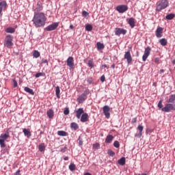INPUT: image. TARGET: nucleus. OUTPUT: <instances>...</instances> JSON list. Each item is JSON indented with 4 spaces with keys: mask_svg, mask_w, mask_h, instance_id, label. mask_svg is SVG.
Instances as JSON below:
<instances>
[{
    "mask_svg": "<svg viewBox=\"0 0 175 175\" xmlns=\"http://www.w3.org/2000/svg\"><path fill=\"white\" fill-rule=\"evenodd\" d=\"M32 23L36 28H43L46 25L47 17L43 12H34Z\"/></svg>",
    "mask_w": 175,
    "mask_h": 175,
    "instance_id": "f257e3e1",
    "label": "nucleus"
},
{
    "mask_svg": "<svg viewBox=\"0 0 175 175\" xmlns=\"http://www.w3.org/2000/svg\"><path fill=\"white\" fill-rule=\"evenodd\" d=\"M157 107L159 109H161V111L164 113H170V111H175V104H172L170 103H167L163 105L162 104V100H160L158 103Z\"/></svg>",
    "mask_w": 175,
    "mask_h": 175,
    "instance_id": "f03ea898",
    "label": "nucleus"
},
{
    "mask_svg": "<svg viewBox=\"0 0 175 175\" xmlns=\"http://www.w3.org/2000/svg\"><path fill=\"white\" fill-rule=\"evenodd\" d=\"M169 7V0H159L156 3V12H159Z\"/></svg>",
    "mask_w": 175,
    "mask_h": 175,
    "instance_id": "7ed1b4c3",
    "label": "nucleus"
},
{
    "mask_svg": "<svg viewBox=\"0 0 175 175\" xmlns=\"http://www.w3.org/2000/svg\"><path fill=\"white\" fill-rule=\"evenodd\" d=\"M13 44V36L10 34L7 35L4 40V46L7 47V49H12Z\"/></svg>",
    "mask_w": 175,
    "mask_h": 175,
    "instance_id": "20e7f679",
    "label": "nucleus"
},
{
    "mask_svg": "<svg viewBox=\"0 0 175 175\" xmlns=\"http://www.w3.org/2000/svg\"><path fill=\"white\" fill-rule=\"evenodd\" d=\"M9 139V133L7 132L4 134H1L0 135V147L1 148H5L6 147V144H5V142Z\"/></svg>",
    "mask_w": 175,
    "mask_h": 175,
    "instance_id": "39448f33",
    "label": "nucleus"
},
{
    "mask_svg": "<svg viewBox=\"0 0 175 175\" xmlns=\"http://www.w3.org/2000/svg\"><path fill=\"white\" fill-rule=\"evenodd\" d=\"M59 24L58 23V22H55L53 23L52 24L48 25L46 27L44 28L45 31H48L49 32L51 31H55V29H57V28H58V25Z\"/></svg>",
    "mask_w": 175,
    "mask_h": 175,
    "instance_id": "423d86ee",
    "label": "nucleus"
},
{
    "mask_svg": "<svg viewBox=\"0 0 175 175\" xmlns=\"http://www.w3.org/2000/svg\"><path fill=\"white\" fill-rule=\"evenodd\" d=\"M151 53V47L150 46H147L145 48L144 53L142 56V61L144 62H146L147 58H148V56L150 55V53Z\"/></svg>",
    "mask_w": 175,
    "mask_h": 175,
    "instance_id": "0eeeda50",
    "label": "nucleus"
},
{
    "mask_svg": "<svg viewBox=\"0 0 175 175\" xmlns=\"http://www.w3.org/2000/svg\"><path fill=\"white\" fill-rule=\"evenodd\" d=\"M116 10L118 12V13H125V12L128 10V5H118L116 8Z\"/></svg>",
    "mask_w": 175,
    "mask_h": 175,
    "instance_id": "6e6552de",
    "label": "nucleus"
},
{
    "mask_svg": "<svg viewBox=\"0 0 175 175\" xmlns=\"http://www.w3.org/2000/svg\"><path fill=\"white\" fill-rule=\"evenodd\" d=\"M110 110L111 109L109 105H105L103 107V114L107 118H110Z\"/></svg>",
    "mask_w": 175,
    "mask_h": 175,
    "instance_id": "1a4fd4ad",
    "label": "nucleus"
},
{
    "mask_svg": "<svg viewBox=\"0 0 175 175\" xmlns=\"http://www.w3.org/2000/svg\"><path fill=\"white\" fill-rule=\"evenodd\" d=\"M115 31V35L116 36H120V35H126V29H121L120 27H116Z\"/></svg>",
    "mask_w": 175,
    "mask_h": 175,
    "instance_id": "9d476101",
    "label": "nucleus"
},
{
    "mask_svg": "<svg viewBox=\"0 0 175 175\" xmlns=\"http://www.w3.org/2000/svg\"><path fill=\"white\" fill-rule=\"evenodd\" d=\"M124 59H126L127 64L129 65V64L132 63L133 59L132 55H131V51H128L125 52V54L124 55Z\"/></svg>",
    "mask_w": 175,
    "mask_h": 175,
    "instance_id": "9b49d317",
    "label": "nucleus"
},
{
    "mask_svg": "<svg viewBox=\"0 0 175 175\" xmlns=\"http://www.w3.org/2000/svg\"><path fill=\"white\" fill-rule=\"evenodd\" d=\"M42 10H43V4L40 1H38L37 8L34 10V13H41Z\"/></svg>",
    "mask_w": 175,
    "mask_h": 175,
    "instance_id": "f8f14e48",
    "label": "nucleus"
},
{
    "mask_svg": "<svg viewBox=\"0 0 175 175\" xmlns=\"http://www.w3.org/2000/svg\"><path fill=\"white\" fill-rule=\"evenodd\" d=\"M66 65L67 66H68L69 68H73V66H75V62L73 60V57H69L68 59H67V61H66Z\"/></svg>",
    "mask_w": 175,
    "mask_h": 175,
    "instance_id": "ddd939ff",
    "label": "nucleus"
},
{
    "mask_svg": "<svg viewBox=\"0 0 175 175\" xmlns=\"http://www.w3.org/2000/svg\"><path fill=\"white\" fill-rule=\"evenodd\" d=\"M76 114V117L78 120H80L81 116H83V114H84V109H83V108H79L77 111H75Z\"/></svg>",
    "mask_w": 175,
    "mask_h": 175,
    "instance_id": "4468645a",
    "label": "nucleus"
},
{
    "mask_svg": "<svg viewBox=\"0 0 175 175\" xmlns=\"http://www.w3.org/2000/svg\"><path fill=\"white\" fill-rule=\"evenodd\" d=\"M156 37L159 38H162V33L163 32V28H162L161 27H157V29H156Z\"/></svg>",
    "mask_w": 175,
    "mask_h": 175,
    "instance_id": "2eb2a0df",
    "label": "nucleus"
},
{
    "mask_svg": "<svg viewBox=\"0 0 175 175\" xmlns=\"http://www.w3.org/2000/svg\"><path fill=\"white\" fill-rule=\"evenodd\" d=\"M80 120L81 122H87V121H88V119L90 118V117L88 116V113H83L81 118H80Z\"/></svg>",
    "mask_w": 175,
    "mask_h": 175,
    "instance_id": "dca6fc26",
    "label": "nucleus"
},
{
    "mask_svg": "<svg viewBox=\"0 0 175 175\" xmlns=\"http://www.w3.org/2000/svg\"><path fill=\"white\" fill-rule=\"evenodd\" d=\"M85 99H87V96L85 94H81L77 99L79 103H83Z\"/></svg>",
    "mask_w": 175,
    "mask_h": 175,
    "instance_id": "f3484780",
    "label": "nucleus"
},
{
    "mask_svg": "<svg viewBox=\"0 0 175 175\" xmlns=\"http://www.w3.org/2000/svg\"><path fill=\"white\" fill-rule=\"evenodd\" d=\"M167 103L174 104L175 103V94H171L169 96V98L167 100Z\"/></svg>",
    "mask_w": 175,
    "mask_h": 175,
    "instance_id": "a211bd4d",
    "label": "nucleus"
},
{
    "mask_svg": "<svg viewBox=\"0 0 175 175\" xmlns=\"http://www.w3.org/2000/svg\"><path fill=\"white\" fill-rule=\"evenodd\" d=\"M114 139V137L111 135H108L105 139V143L107 144H110Z\"/></svg>",
    "mask_w": 175,
    "mask_h": 175,
    "instance_id": "6ab92c4d",
    "label": "nucleus"
},
{
    "mask_svg": "<svg viewBox=\"0 0 175 175\" xmlns=\"http://www.w3.org/2000/svg\"><path fill=\"white\" fill-rule=\"evenodd\" d=\"M128 24L131 28H135V19L133 18H129Z\"/></svg>",
    "mask_w": 175,
    "mask_h": 175,
    "instance_id": "aec40b11",
    "label": "nucleus"
},
{
    "mask_svg": "<svg viewBox=\"0 0 175 175\" xmlns=\"http://www.w3.org/2000/svg\"><path fill=\"white\" fill-rule=\"evenodd\" d=\"M24 91H25V92H27V94H29L30 95H35V92H33V90L28 87H25Z\"/></svg>",
    "mask_w": 175,
    "mask_h": 175,
    "instance_id": "412c9836",
    "label": "nucleus"
},
{
    "mask_svg": "<svg viewBox=\"0 0 175 175\" xmlns=\"http://www.w3.org/2000/svg\"><path fill=\"white\" fill-rule=\"evenodd\" d=\"M159 43L163 46L167 45V40L166 38H161L159 40Z\"/></svg>",
    "mask_w": 175,
    "mask_h": 175,
    "instance_id": "4be33fe9",
    "label": "nucleus"
},
{
    "mask_svg": "<svg viewBox=\"0 0 175 175\" xmlns=\"http://www.w3.org/2000/svg\"><path fill=\"white\" fill-rule=\"evenodd\" d=\"M70 128L72 131H77V129H79V124L76 122H72L70 124Z\"/></svg>",
    "mask_w": 175,
    "mask_h": 175,
    "instance_id": "5701e85b",
    "label": "nucleus"
},
{
    "mask_svg": "<svg viewBox=\"0 0 175 175\" xmlns=\"http://www.w3.org/2000/svg\"><path fill=\"white\" fill-rule=\"evenodd\" d=\"M55 95L58 99L61 98V90L59 89V86H57L55 88Z\"/></svg>",
    "mask_w": 175,
    "mask_h": 175,
    "instance_id": "b1692460",
    "label": "nucleus"
},
{
    "mask_svg": "<svg viewBox=\"0 0 175 175\" xmlns=\"http://www.w3.org/2000/svg\"><path fill=\"white\" fill-rule=\"evenodd\" d=\"M125 162H126L125 157H122L118 160V163H119L120 166H124V165H125Z\"/></svg>",
    "mask_w": 175,
    "mask_h": 175,
    "instance_id": "393cba45",
    "label": "nucleus"
},
{
    "mask_svg": "<svg viewBox=\"0 0 175 175\" xmlns=\"http://www.w3.org/2000/svg\"><path fill=\"white\" fill-rule=\"evenodd\" d=\"M7 3L5 1H2L0 2V13H2V9L6 8Z\"/></svg>",
    "mask_w": 175,
    "mask_h": 175,
    "instance_id": "a878e982",
    "label": "nucleus"
},
{
    "mask_svg": "<svg viewBox=\"0 0 175 175\" xmlns=\"http://www.w3.org/2000/svg\"><path fill=\"white\" fill-rule=\"evenodd\" d=\"M46 114L49 117V118H53V117H54V111L53 109H49L46 111Z\"/></svg>",
    "mask_w": 175,
    "mask_h": 175,
    "instance_id": "bb28decb",
    "label": "nucleus"
},
{
    "mask_svg": "<svg viewBox=\"0 0 175 175\" xmlns=\"http://www.w3.org/2000/svg\"><path fill=\"white\" fill-rule=\"evenodd\" d=\"M38 150L40 151V152H44V150H46V145L44 144H41L38 146Z\"/></svg>",
    "mask_w": 175,
    "mask_h": 175,
    "instance_id": "cd10ccee",
    "label": "nucleus"
},
{
    "mask_svg": "<svg viewBox=\"0 0 175 175\" xmlns=\"http://www.w3.org/2000/svg\"><path fill=\"white\" fill-rule=\"evenodd\" d=\"M96 46H97V50H103V49H105V44H103V43H100V42H97L96 43Z\"/></svg>",
    "mask_w": 175,
    "mask_h": 175,
    "instance_id": "c85d7f7f",
    "label": "nucleus"
},
{
    "mask_svg": "<svg viewBox=\"0 0 175 175\" xmlns=\"http://www.w3.org/2000/svg\"><path fill=\"white\" fill-rule=\"evenodd\" d=\"M174 17V14H168L165 16V20H173Z\"/></svg>",
    "mask_w": 175,
    "mask_h": 175,
    "instance_id": "c756f323",
    "label": "nucleus"
},
{
    "mask_svg": "<svg viewBox=\"0 0 175 175\" xmlns=\"http://www.w3.org/2000/svg\"><path fill=\"white\" fill-rule=\"evenodd\" d=\"M16 30L14 29V28L13 27H8L6 29H5V32L7 33H14V31Z\"/></svg>",
    "mask_w": 175,
    "mask_h": 175,
    "instance_id": "7c9ffc66",
    "label": "nucleus"
},
{
    "mask_svg": "<svg viewBox=\"0 0 175 175\" xmlns=\"http://www.w3.org/2000/svg\"><path fill=\"white\" fill-rule=\"evenodd\" d=\"M33 58H39L40 57V53L37 50L33 51Z\"/></svg>",
    "mask_w": 175,
    "mask_h": 175,
    "instance_id": "2f4dec72",
    "label": "nucleus"
},
{
    "mask_svg": "<svg viewBox=\"0 0 175 175\" xmlns=\"http://www.w3.org/2000/svg\"><path fill=\"white\" fill-rule=\"evenodd\" d=\"M68 169L70 172H74V170H76V165H75V163H70L68 166Z\"/></svg>",
    "mask_w": 175,
    "mask_h": 175,
    "instance_id": "473e14b6",
    "label": "nucleus"
},
{
    "mask_svg": "<svg viewBox=\"0 0 175 175\" xmlns=\"http://www.w3.org/2000/svg\"><path fill=\"white\" fill-rule=\"evenodd\" d=\"M40 76L44 77V76H46V74H44V72H38L35 75V77L36 79H39V77H40Z\"/></svg>",
    "mask_w": 175,
    "mask_h": 175,
    "instance_id": "72a5a7b5",
    "label": "nucleus"
},
{
    "mask_svg": "<svg viewBox=\"0 0 175 175\" xmlns=\"http://www.w3.org/2000/svg\"><path fill=\"white\" fill-rule=\"evenodd\" d=\"M107 154L109 155V157H114L116 155V152L110 149L107 150Z\"/></svg>",
    "mask_w": 175,
    "mask_h": 175,
    "instance_id": "f704fd0d",
    "label": "nucleus"
},
{
    "mask_svg": "<svg viewBox=\"0 0 175 175\" xmlns=\"http://www.w3.org/2000/svg\"><path fill=\"white\" fill-rule=\"evenodd\" d=\"M85 31H88V32H90V31H92V25H87L85 26Z\"/></svg>",
    "mask_w": 175,
    "mask_h": 175,
    "instance_id": "c9c22d12",
    "label": "nucleus"
},
{
    "mask_svg": "<svg viewBox=\"0 0 175 175\" xmlns=\"http://www.w3.org/2000/svg\"><path fill=\"white\" fill-rule=\"evenodd\" d=\"M88 66H89V68H90V69H92V68H94V62H92V60L88 61Z\"/></svg>",
    "mask_w": 175,
    "mask_h": 175,
    "instance_id": "e433bc0d",
    "label": "nucleus"
},
{
    "mask_svg": "<svg viewBox=\"0 0 175 175\" xmlns=\"http://www.w3.org/2000/svg\"><path fill=\"white\" fill-rule=\"evenodd\" d=\"M93 148H95L96 150H99V148H100V144H99L98 143L93 144Z\"/></svg>",
    "mask_w": 175,
    "mask_h": 175,
    "instance_id": "4c0bfd02",
    "label": "nucleus"
},
{
    "mask_svg": "<svg viewBox=\"0 0 175 175\" xmlns=\"http://www.w3.org/2000/svg\"><path fill=\"white\" fill-rule=\"evenodd\" d=\"M113 147L116 148H120V142H118V141H115L113 142Z\"/></svg>",
    "mask_w": 175,
    "mask_h": 175,
    "instance_id": "58836bf2",
    "label": "nucleus"
},
{
    "mask_svg": "<svg viewBox=\"0 0 175 175\" xmlns=\"http://www.w3.org/2000/svg\"><path fill=\"white\" fill-rule=\"evenodd\" d=\"M58 136H68V133L66 132H57Z\"/></svg>",
    "mask_w": 175,
    "mask_h": 175,
    "instance_id": "ea45409f",
    "label": "nucleus"
},
{
    "mask_svg": "<svg viewBox=\"0 0 175 175\" xmlns=\"http://www.w3.org/2000/svg\"><path fill=\"white\" fill-rule=\"evenodd\" d=\"M69 113H70L69 108L66 107L64 111V116H68L69 114Z\"/></svg>",
    "mask_w": 175,
    "mask_h": 175,
    "instance_id": "a19ab883",
    "label": "nucleus"
},
{
    "mask_svg": "<svg viewBox=\"0 0 175 175\" xmlns=\"http://www.w3.org/2000/svg\"><path fill=\"white\" fill-rule=\"evenodd\" d=\"M78 141H79V146H83V139L81 138V137H79L78 138Z\"/></svg>",
    "mask_w": 175,
    "mask_h": 175,
    "instance_id": "79ce46f5",
    "label": "nucleus"
},
{
    "mask_svg": "<svg viewBox=\"0 0 175 175\" xmlns=\"http://www.w3.org/2000/svg\"><path fill=\"white\" fill-rule=\"evenodd\" d=\"M66 148H67L66 145L62 146L60 148L61 152H65V151H66Z\"/></svg>",
    "mask_w": 175,
    "mask_h": 175,
    "instance_id": "37998d69",
    "label": "nucleus"
},
{
    "mask_svg": "<svg viewBox=\"0 0 175 175\" xmlns=\"http://www.w3.org/2000/svg\"><path fill=\"white\" fill-rule=\"evenodd\" d=\"M86 96L90 94V89L87 88L85 90L84 92L82 94Z\"/></svg>",
    "mask_w": 175,
    "mask_h": 175,
    "instance_id": "c03bdc74",
    "label": "nucleus"
},
{
    "mask_svg": "<svg viewBox=\"0 0 175 175\" xmlns=\"http://www.w3.org/2000/svg\"><path fill=\"white\" fill-rule=\"evenodd\" d=\"M24 135L27 139H29L30 136H31V132H24Z\"/></svg>",
    "mask_w": 175,
    "mask_h": 175,
    "instance_id": "a18cd8bd",
    "label": "nucleus"
},
{
    "mask_svg": "<svg viewBox=\"0 0 175 175\" xmlns=\"http://www.w3.org/2000/svg\"><path fill=\"white\" fill-rule=\"evenodd\" d=\"M142 132H139L135 134V137H137L138 139H140V137H142Z\"/></svg>",
    "mask_w": 175,
    "mask_h": 175,
    "instance_id": "49530a36",
    "label": "nucleus"
},
{
    "mask_svg": "<svg viewBox=\"0 0 175 175\" xmlns=\"http://www.w3.org/2000/svg\"><path fill=\"white\" fill-rule=\"evenodd\" d=\"M17 86H18L17 81H16V79H13V87H14V88H17Z\"/></svg>",
    "mask_w": 175,
    "mask_h": 175,
    "instance_id": "de8ad7c7",
    "label": "nucleus"
},
{
    "mask_svg": "<svg viewBox=\"0 0 175 175\" xmlns=\"http://www.w3.org/2000/svg\"><path fill=\"white\" fill-rule=\"evenodd\" d=\"M105 80H106V77H105V75H102L100 77V81L102 83H105Z\"/></svg>",
    "mask_w": 175,
    "mask_h": 175,
    "instance_id": "09e8293b",
    "label": "nucleus"
},
{
    "mask_svg": "<svg viewBox=\"0 0 175 175\" xmlns=\"http://www.w3.org/2000/svg\"><path fill=\"white\" fill-rule=\"evenodd\" d=\"M137 129H138V131H139V132H143L144 127H143V126H142V125H139V126H137Z\"/></svg>",
    "mask_w": 175,
    "mask_h": 175,
    "instance_id": "8fccbe9b",
    "label": "nucleus"
},
{
    "mask_svg": "<svg viewBox=\"0 0 175 175\" xmlns=\"http://www.w3.org/2000/svg\"><path fill=\"white\" fill-rule=\"evenodd\" d=\"M88 12H86V11H83L82 12V16H83V17H87V16H88Z\"/></svg>",
    "mask_w": 175,
    "mask_h": 175,
    "instance_id": "3c124183",
    "label": "nucleus"
},
{
    "mask_svg": "<svg viewBox=\"0 0 175 175\" xmlns=\"http://www.w3.org/2000/svg\"><path fill=\"white\" fill-rule=\"evenodd\" d=\"M87 83L88 84H92V79L91 77H89L87 80Z\"/></svg>",
    "mask_w": 175,
    "mask_h": 175,
    "instance_id": "603ef678",
    "label": "nucleus"
},
{
    "mask_svg": "<svg viewBox=\"0 0 175 175\" xmlns=\"http://www.w3.org/2000/svg\"><path fill=\"white\" fill-rule=\"evenodd\" d=\"M137 122V118H134L131 120L132 124H135V122Z\"/></svg>",
    "mask_w": 175,
    "mask_h": 175,
    "instance_id": "864d4df0",
    "label": "nucleus"
},
{
    "mask_svg": "<svg viewBox=\"0 0 175 175\" xmlns=\"http://www.w3.org/2000/svg\"><path fill=\"white\" fill-rule=\"evenodd\" d=\"M48 62L47 59H42L41 60V64H48Z\"/></svg>",
    "mask_w": 175,
    "mask_h": 175,
    "instance_id": "5fc2aeb1",
    "label": "nucleus"
},
{
    "mask_svg": "<svg viewBox=\"0 0 175 175\" xmlns=\"http://www.w3.org/2000/svg\"><path fill=\"white\" fill-rule=\"evenodd\" d=\"M15 175H21V174H20V170L16 172Z\"/></svg>",
    "mask_w": 175,
    "mask_h": 175,
    "instance_id": "6e6d98bb",
    "label": "nucleus"
},
{
    "mask_svg": "<svg viewBox=\"0 0 175 175\" xmlns=\"http://www.w3.org/2000/svg\"><path fill=\"white\" fill-rule=\"evenodd\" d=\"M68 159H69V157H65L64 158V161H68Z\"/></svg>",
    "mask_w": 175,
    "mask_h": 175,
    "instance_id": "4d7b16f0",
    "label": "nucleus"
},
{
    "mask_svg": "<svg viewBox=\"0 0 175 175\" xmlns=\"http://www.w3.org/2000/svg\"><path fill=\"white\" fill-rule=\"evenodd\" d=\"M75 27L73 26V25H70V29H74Z\"/></svg>",
    "mask_w": 175,
    "mask_h": 175,
    "instance_id": "13d9d810",
    "label": "nucleus"
},
{
    "mask_svg": "<svg viewBox=\"0 0 175 175\" xmlns=\"http://www.w3.org/2000/svg\"><path fill=\"white\" fill-rule=\"evenodd\" d=\"M111 68H112V69H114V68H116V64H112L111 66Z\"/></svg>",
    "mask_w": 175,
    "mask_h": 175,
    "instance_id": "bf43d9fd",
    "label": "nucleus"
},
{
    "mask_svg": "<svg viewBox=\"0 0 175 175\" xmlns=\"http://www.w3.org/2000/svg\"><path fill=\"white\" fill-rule=\"evenodd\" d=\"M164 72H165V70L163 69L160 70V73H164Z\"/></svg>",
    "mask_w": 175,
    "mask_h": 175,
    "instance_id": "052dcab7",
    "label": "nucleus"
},
{
    "mask_svg": "<svg viewBox=\"0 0 175 175\" xmlns=\"http://www.w3.org/2000/svg\"><path fill=\"white\" fill-rule=\"evenodd\" d=\"M102 67H103V68H107V65L103 64V65L102 66Z\"/></svg>",
    "mask_w": 175,
    "mask_h": 175,
    "instance_id": "680f3d73",
    "label": "nucleus"
},
{
    "mask_svg": "<svg viewBox=\"0 0 175 175\" xmlns=\"http://www.w3.org/2000/svg\"><path fill=\"white\" fill-rule=\"evenodd\" d=\"M23 132H28V130L27 129H24Z\"/></svg>",
    "mask_w": 175,
    "mask_h": 175,
    "instance_id": "e2e57ef3",
    "label": "nucleus"
},
{
    "mask_svg": "<svg viewBox=\"0 0 175 175\" xmlns=\"http://www.w3.org/2000/svg\"><path fill=\"white\" fill-rule=\"evenodd\" d=\"M172 63L173 64V65H175V59L172 60Z\"/></svg>",
    "mask_w": 175,
    "mask_h": 175,
    "instance_id": "0e129e2a",
    "label": "nucleus"
},
{
    "mask_svg": "<svg viewBox=\"0 0 175 175\" xmlns=\"http://www.w3.org/2000/svg\"><path fill=\"white\" fill-rule=\"evenodd\" d=\"M138 175H147V174L144 173V174H139Z\"/></svg>",
    "mask_w": 175,
    "mask_h": 175,
    "instance_id": "69168bd1",
    "label": "nucleus"
},
{
    "mask_svg": "<svg viewBox=\"0 0 175 175\" xmlns=\"http://www.w3.org/2000/svg\"><path fill=\"white\" fill-rule=\"evenodd\" d=\"M57 132H64V131H58Z\"/></svg>",
    "mask_w": 175,
    "mask_h": 175,
    "instance_id": "338daca9",
    "label": "nucleus"
},
{
    "mask_svg": "<svg viewBox=\"0 0 175 175\" xmlns=\"http://www.w3.org/2000/svg\"><path fill=\"white\" fill-rule=\"evenodd\" d=\"M154 61H155V62H158V60H157V59Z\"/></svg>",
    "mask_w": 175,
    "mask_h": 175,
    "instance_id": "774afa93",
    "label": "nucleus"
}]
</instances>
